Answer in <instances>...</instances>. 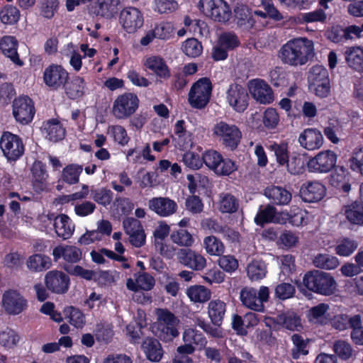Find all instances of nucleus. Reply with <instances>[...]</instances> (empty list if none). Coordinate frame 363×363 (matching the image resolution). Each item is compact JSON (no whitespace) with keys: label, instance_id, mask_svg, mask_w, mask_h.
<instances>
[{"label":"nucleus","instance_id":"bb28decb","mask_svg":"<svg viewBox=\"0 0 363 363\" xmlns=\"http://www.w3.org/2000/svg\"><path fill=\"white\" fill-rule=\"evenodd\" d=\"M143 65L146 69L150 70L157 77L167 79L170 72L164 59L157 55L147 56L144 59Z\"/></svg>","mask_w":363,"mask_h":363},{"label":"nucleus","instance_id":"c756f323","mask_svg":"<svg viewBox=\"0 0 363 363\" xmlns=\"http://www.w3.org/2000/svg\"><path fill=\"white\" fill-rule=\"evenodd\" d=\"M42 133L50 141L57 142L64 138L65 130L58 121L52 120L43 123Z\"/></svg>","mask_w":363,"mask_h":363},{"label":"nucleus","instance_id":"de8ad7c7","mask_svg":"<svg viewBox=\"0 0 363 363\" xmlns=\"http://www.w3.org/2000/svg\"><path fill=\"white\" fill-rule=\"evenodd\" d=\"M358 247L356 240L348 238L339 240L335 247V253L340 257L350 256Z\"/></svg>","mask_w":363,"mask_h":363},{"label":"nucleus","instance_id":"603ef678","mask_svg":"<svg viewBox=\"0 0 363 363\" xmlns=\"http://www.w3.org/2000/svg\"><path fill=\"white\" fill-rule=\"evenodd\" d=\"M348 173L344 167H340L331 176L330 182L336 188L342 189L344 192L350 190Z\"/></svg>","mask_w":363,"mask_h":363},{"label":"nucleus","instance_id":"72a5a7b5","mask_svg":"<svg viewBox=\"0 0 363 363\" xmlns=\"http://www.w3.org/2000/svg\"><path fill=\"white\" fill-rule=\"evenodd\" d=\"M186 178L189 182V190L193 194L196 193L205 194L210 186L208 177L199 173L188 174Z\"/></svg>","mask_w":363,"mask_h":363},{"label":"nucleus","instance_id":"13d9d810","mask_svg":"<svg viewBox=\"0 0 363 363\" xmlns=\"http://www.w3.org/2000/svg\"><path fill=\"white\" fill-rule=\"evenodd\" d=\"M174 26L172 22L162 21L155 24L153 30L157 38L160 40H168L174 34Z\"/></svg>","mask_w":363,"mask_h":363},{"label":"nucleus","instance_id":"0e129e2a","mask_svg":"<svg viewBox=\"0 0 363 363\" xmlns=\"http://www.w3.org/2000/svg\"><path fill=\"white\" fill-rule=\"evenodd\" d=\"M348 163L352 170L363 175V147L353 150Z\"/></svg>","mask_w":363,"mask_h":363},{"label":"nucleus","instance_id":"c03bdc74","mask_svg":"<svg viewBox=\"0 0 363 363\" xmlns=\"http://www.w3.org/2000/svg\"><path fill=\"white\" fill-rule=\"evenodd\" d=\"M203 246L206 253L211 256H220L225 252L223 242L215 236H207L203 239Z\"/></svg>","mask_w":363,"mask_h":363},{"label":"nucleus","instance_id":"69168bd1","mask_svg":"<svg viewBox=\"0 0 363 363\" xmlns=\"http://www.w3.org/2000/svg\"><path fill=\"white\" fill-rule=\"evenodd\" d=\"M238 204L235 197L228 194L220 195L218 208L223 213H233L238 208Z\"/></svg>","mask_w":363,"mask_h":363},{"label":"nucleus","instance_id":"338daca9","mask_svg":"<svg viewBox=\"0 0 363 363\" xmlns=\"http://www.w3.org/2000/svg\"><path fill=\"white\" fill-rule=\"evenodd\" d=\"M184 26L187 28L190 33L194 35L203 36L206 34V24L200 20H192L189 17L186 16L184 20Z\"/></svg>","mask_w":363,"mask_h":363},{"label":"nucleus","instance_id":"4c0bfd02","mask_svg":"<svg viewBox=\"0 0 363 363\" xmlns=\"http://www.w3.org/2000/svg\"><path fill=\"white\" fill-rule=\"evenodd\" d=\"M306 163L305 155L293 153L284 166L291 174L298 175L304 172Z\"/></svg>","mask_w":363,"mask_h":363},{"label":"nucleus","instance_id":"680f3d73","mask_svg":"<svg viewBox=\"0 0 363 363\" xmlns=\"http://www.w3.org/2000/svg\"><path fill=\"white\" fill-rule=\"evenodd\" d=\"M19 339L18 335L12 329L6 328L0 332V345L5 348H13L18 344Z\"/></svg>","mask_w":363,"mask_h":363},{"label":"nucleus","instance_id":"bf43d9fd","mask_svg":"<svg viewBox=\"0 0 363 363\" xmlns=\"http://www.w3.org/2000/svg\"><path fill=\"white\" fill-rule=\"evenodd\" d=\"M333 351L341 359L347 360L354 356L351 345L345 340H337L333 345Z\"/></svg>","mask_w":363,"mask_h":363},{"label":"nucleus","instance_id":"e2e57ef3","mask_svg":"<svg viewBox=\"0 0 363 363\" xmlns=\"http://www.w3.org/2000/svg\"><path fill=\"white\" fill-rule=\"evenodd\" d=\"M308 79L309 84L330 81L327 69L321 65L313 66L309 72Z\"/></svg>","mask_w":363,"mask_h":363},{"label":"nucleus","instance_id":"a19ab883","mask_svg":"<svg viewBox=\"0 0 363 363\" xmlns=\"http://www.w3.org/2000/svg\"><path fill=\"white\" fill-rule=\"evenodd\" d=\"M281 216L284 223L286 221L291 223L293 225L300 226L306 223V219L308 217V213L298 207L294 206L290 209V212H281Z\"/></svg>","mask_w":363,"mask_h":363},{"label":"nucleus","instance_id":"052dcab7","mask_svg":"<svg viewBox=\"0 0 363 363\" xmlns=\"http://www.w3.org/2000/svg\"><path fill=\"white\" fill-rule=\"evenodd\" d=\"M58 0H40V14L45 18H52L59 9Z\"/></svg>","mask_w":363,"mask_h":363},{"label":"nucleus","instance_id":"a211bd4d","mask_svg":"<svg viewBox=\"0 0 363 363\" xmlns=\"http://www.w3.org/2000/svg\"><path fill=\"white\" fill-rule=\"evenodd\" d=\"M298 143L302 148L308 151H314L323 146L324 138L321 132L317 128H308L299 134Z\"/></svg>","mask_w":363,"mask_h":363},{"label":"nucleus","instance_id":"dca6fc26","mask_svg":"<svg viewBox=\"0 0 363 363\" xmlns=\"http://www.w3.org/2000/svg\"><path fill=\"white\" fill-rule=\"evenodd\" d=\"M2 306L6 313L18 315L27 307V300L17 291H6L2 296Z\"/></svg>","mask_w":363,"mask_h":363},{"label":"nucleus","instance_id":"5701e85b","mask_svg":"<svg viewBox=\"0 0 363 363\" xmlns=\"http://www.w3.org/2000/svg\"><path fill=\"white\" fill-rule=\"evenodd\" d=\"M119 0H96L89 6L92 14L107 18H112L118 12Z\"/></svg>","mask_w":363,"mask_h":363},{"label":"nucleus","instance_id":"9d476101","mask_svg":"<svg viewBox=\"0 0 363 363\" xmlns=\"http://www.w3.org/2000/svg\"><path fill=\"white\" fill-rule=\"evenodd\" d=\"M212 85L207 78H202L196 82L189 93V103L195 108H204L211 99Z\"/></svg>","mask_w":363,"mask_h":363},{"label":"nucleus","instance_id":"f3484780","mask_svg":"<svg viewBox=\"0 0 363 363\" xmlns=\"http://www.w3.org/2000/svg\"><path fill=\"white\" fill-rule=\"evenodd\" d=\"M299 194L304 202L317 203L325 197L326 188L319 181H307L301 185Z\"/></svg>","mask_w":363,"mask_h":363},{"label":"nucleus","instance_id":"6e6552de","mask_svg":"<svg viewBox=\"0 0 363 363\" xmlns=\"http://www.w3.org/2000/svg\"><path fill=\"white\" fill-rule=\"evenodd\" d=\"M337 155L331 150H325L309 158L306 167L308 171L315 174H325L330 172L337 164Z\"/></svg>","mask_w":363,"mask_h":363},{"label":"nucleus","instance_id":"864d4df0","mask_svg":"<svg viewBox=\"0 0 363 363\" xmlns=\"http://www.w3.org/2000/svg\"><path fill=\"white\" fill-rule=\"evenodd\" d=\"M269 150L274 152L276 161L280 166H284L289 158V145L286 143H274L269 146Z\"/></svg>","mask_w":363,"mask_h":363},{"label":"nucleus","instance_id":"ddd939ff","mask_svg":"<svg viewBox=\"0 0 363 363\" xmlns=\"http://www.w3.org/2000/svg\"><path fill=\"white\" fill-rule=\"evenodd\" d=\"M13 115L16 121L21 124H28L31 122L35 115L32 100L28 96L16 99L13 102Z\"/></svg>","mask_w":363,"mask_h":363},{"label":"nucleus","instance_id":"7c9ffc66","mask_svg":"<svg viewBox=\"0 0 363 363\" xmlns=\"http://www.w3.org/2000/svg\"><path fill=\"white\" fill-rule=\"evenodd\" d=\"M265 196L277 205H287L291 200V194L286 189L276 186L264 190Z\"/></svg>","mask_w":363,"mask_h":363},{"label":"nucleus","instance_id":"423d86ee","mask_svg":"<svg viewBox=\"0 0 363 363\" xmlns=\"http://www.w3.org/2000/svg\"><path fill=\"white\" fill-rule=\"evenodd\" d=\"M269 298V289L267 286H261L259 290L246 286L240 292L242 304L252 311L261 312L264 311V303Z\"/></svg>","mask_w":363,"mask_h":363},{"label":"nucleus","instance_id":"473e14b6","mask_svg":"<svg viewBox=\"0 0 363 363\" xmlns=\"http://www.w3.org/2000/svg\"><path fill=\"white\" fill-rule=\"evenodd\" d=\"M146 357L151 362H158L163 356V350L158 340L152 338L146 339L142 345Z\"/></svg>","mask_w":363,"mask_h":363},{"label":"nucleus","instance_id":"e433bc0d","mask_svg":"<svg viewBox=\"0 0 363 363\" xmlns=\"http://www.w3.org/2000/svg\"><path fill=\"white\" fill-rule=\"evenodd\" d=\"M255 221L258 225H263L265 223L274 222L284 223L280 213H277L275 208L272 206H267L262 209H259Z\"/></svg>","mask_w":363,"mask_h":363},{"label":"nucleus","instance_id":"37998d69","mask_svg":"<svg viewBox=\"0 0 363 363\" xmlns=\"http://www.w3.org/2000/svg\"><path fill=\"white\" fill-rule=\"evenodd\" d=\"M247 277L251 281H258L265 277L267 266L259 259H254L247 266Z\"/></svg>","mask_w":363,"mask_h":363},{"label":"nucleus","instance_id":"58836bf2","mask_svg":"<svg viewBox=\"0 0 363 363\" xmlns=\"http://www.w3.org/2000/svg\"><path fill=\"white\" fill-rule=\"evenodd\" d=\"M344 213L348 222L352 225H363V206L354 202L345 206Z\"/></svg>","mask_w":363,"mask_h":363},{"label":"nucleus","instance_id":"f704fd0d","mask_svg":"<svg viewBox=\"0 0 363 363\" xmlns=\"http://www.w3.org/2000/svg\"><path fill=\"white\" fill-rule=\"evenodd\" d=\"M26 266L32 272H40L50 268L52 260L47 255L34 254L28 258Z\"/></svg>","mask_w":363,"mask_h":363},{"label":"nucleus","instance_id":"39448f33","mask_svg":"<svg viewBox=\"0 0 363 363\" xmlns=\"http://www.w3.org/2000/svg\"><path fill=\"white\" fill-rule=\"evenodd\" d=\"M206 166L216 174L228 176L238 169L236 163L230 159H224L218 152L209 150L203 154Z\"/></svg>","mask_w":363,"mask_h":363},{"label":"nucleus","instance_id":"4be33fe9","mask_svg":"<svg viewBox=\"0 0 363 363\" xmlns=\"http://www.w3.org/2000/svg\"><path fill=\"white\" fill-rule=\"evenodd\" d=\"M344 57L349 68L358 73H363V45L346 47Z\"/></svg>","mask_w":363,"mask_h":363},{"label":"nucleus","instance_id":"c85d7f7f","mask_svg":"<svg viewBox=\"0 0 363 363\" xmlns=\"http://www.w3.org/2000/svg\"><path fill=\"white\" fill-rule=\"evenodd\" d=\"M329 308V305L326 303H320L312 307L308 311L306 315L308 321L313 324H327L331 320Z\"/></svg>","mask_w":363,"mask_h":363},{"label":"nucleus","instance_id":"09e8293b","mask_svg":"<svg viewBox=\"0 0 363 363\" xmlns=\"http://www.w3.org/2000/svg\"><path fill=\"white\" fill-rule=\"evenodd\" d=\"M277 322L278 324L283 325L286 329L290 330L298 331L302 328L300 318L291 312L279 315Z\"/></svg>","mask_w":363,"mask_h":363},{"label":"nucleus","instance_id":"8fccbe9b","mask_svg":"<svg viewBox=\"0 0 363 363\" xmlns=\"http://www.w3.org/2000/svg\"><path fill=\"white\" fill-rule=\"evenodd\" d=\"M83 167L82 165L71 164L67 165L62 172V179L69 184L78 183Z\"/></svg>","mask_w":363,"mask_h":363},{"label":"nucleus","instance_id":"f8f14e48","mask_svg":"<svg viewBox=\"0 0 363 363\" xmlns=\"http://www.w3.org/2000/svg\"><path fill=\"white\" fill-rule=\"evenodd\" d=\"M0 148L9 160H18L24 152L21 139L10 132H4L0 138Z\"/></svg>","mask_w":363,"mask_h":363},{"label":"nucleus","instance_id":"1a4fd4ad","mask_svg":"<svg viewBox=\"0 0 363 363\" xmlns=\"http://www.w3.org/2000/svg\"><path fill=\"white\" fill-rule=\"evenodd\" d=\"M213 133L223 145L232 150L237 147L242 138L238 127L225 121L218 122L213 128Z\"/></svg>","mask_w":363,"mask_h":363},{"label":"nucleus","instance_id":"f03ea898","mask_svg":"<svg viewBox=\"0 0 363 363\" xmlns=\"http://www.w3.org/2000/svg\"><path fill=\"white\" fill-rule=\"evenodd\" d=\"M303 281L307 289L324 296L334 294L337 286L333 276L318 270L307 273Z\"/></svg>","mask_w":363,"mask_h":363},{"label":"nucleus","instance_id":"2f4dec72","mask_svg":"<svg viewBox=\"0 0 363 363\" xmlns=\"http://www.w3.org/2000/svg\"><path fill=\"white\" fill-rule=\"evenodd\" d=\"M207 309L212 323L220 325L226 312V303L220 299H213L208 303Z\"/></svg>","mask_w":363,"mask_h":363},{"label":"nucleus","instance_id":"3c124183","mask_svg":"<svg viewBox=\"0 0 363 363\" xmlns=\"http://www.w3.org/2000/svg\"><path fill=\"white\" fill-rule=\"evenodd\" d=\"M107 133L118 145L125 146L130 141V137L125 128L121 125H113L108 128Z\"/></svg>","mask_w":363,"mask_h":363},{"label":"nucleus","instance_id":"5fc2aeb1","mask_svg":"<svg viewBox=\"0 0 363 363\" xmlns=\"http://www.w3.org/2000/svg\"><path fill=\"white\" fill-rule=\"evenodd\" d=\"M183 52L189 57H196L201 55L203 46L196 38L186 40L182 46Z\"/></svg>","mask_w":363,"mask_h":363},{"label":"nucleus","instance_id":"774afa93","mask_svg":"<svg viewBox=\"0 0 363 363\" xmlns=\"http://www.w3.org/2000/svg\"><path fill=\"white\" fill-rule=\"evenodd\" d=\"M279 260L281 264L280 278L281 276L290 277L296 270L294 257L291 255H286L279 257Z\"/></svg>","mask_w":363,"mask_h":363},{"label":"nucleus","instance_id":"2eb2a0df","mask_svg":"<svg viewBox=\"0 0 363 363\" xmlns=\"http://www.w3.org/2000/svg\"><path fill=\"white\" fill-rule=\"evenodd\" d=\"M226 100L235 111L243 112L248 106L249 96L243 86L233 84L227 89Z\"/></svg>","mask_w":363,"mask_h":363},{"label":"nucleus","instance_id":"4468645a","mask_svg":"<svg viewBox=\"0 0 363 363\" xmlns=\"http://www.w3.org/2000/svg\"><path fill=\"white\" fill-rule=\"evenodd\" d=\"M247 89L252 97L262 104H269L274 100L273 91L263 79H254L247 82Z\"/></svg>","mask_w":363,"mask_h":363},{"label":"nucleus","instance_id":"a18cd8bd","mask_svg":"<svg viewBox=\"0 0 363 363\" xmlns=\"http://www.w3.org/2000/svg\"><path fill=\"white\" fill-rule=\"evenodd\" d=\"M183 340L189 342L196 348L202 349L206 345V340L203 334L195 328H187L184 331Z\"/></svg>","mask_w":363,"mask_h":363},{"label":"nucleus","instance_id":"20e7f679","mask_svg":"<svg viewBox=\"0 0 363 363\" xmlns=\"http://www.w3.org/2000/svg\"><path fill=\"white\" fill-rule=\"evenodd\" d=\"M158 324V336L163 341L169 342L179 335V320L169 311L157 308L155 311Z\"/></svg>","mask_w":363,"mask_h":363},{"label":"nucleus","instance_id":"cd10ccee","mask_svg":"<svg viewBox=\"0 0 363 363\" xmlns=\"http://www.w3.org/2000/svg\"><path fill=\"white\" fill-rule=\"evenodd\" d=\"M18 41L13 36L6 35L0 39V49L2 53L18 66H23L17 52Z\"/></svg>","mask_w":363,"mask_h":363},{"label":"nucleus","instance_id":"393cba45","mask_svg":"<svg viewBox=\"0 0 363 363\" xmlns=\"http://www.w3.org/2000/svg\"><path fill=\"white\" fill-rule=\"evenodd\" d=\"M49 220L54 219V228L57 235L63 240L69 239L74 233L75 225L65 214L56 217L53 214L48 215Z\"/></svg>","mask_w":363,"mask_h":363},{"label":"nucleus","instance_id":"9b49d317","mask_svg":"<svg viewBox=\"0 0 363 363\" xmlns=\"http://www.w3.org/2000/svg\"><path fill=\"white\" fill-rule=\"evenodd\" d=\"M144 16L138 8L129 6L123 9L119 15V23L128 33L132 34L141 29L144 25Z\"/></svg>","mask_w":363,"mask_h":363},{"label":"nucleus","instance_id":"7ed1b4c3","mask_svg":"<svg viewBox=\"0 0 363 363\" xmlns=\"http://www.w3.org/2000/svg\"><path fill=\"white\" fill-rule=\"evenodd\" d=\"M198 8L206 16L222 23L228 22L233 16L231 7L225 0H200Z\"/></svg>","mask_w":363,"mask_h":363},{"label":"nucleus","instance_id":"c9c22d12","mask_svg":"<svg viewBox=\"0 0 363 363\" xmlns=\"http://www.w3.org/2000/svg\"><path fill=\"white\" fill-rule=\"evenodd\" d=\"M237 24L244 29L251 28L254 25L252 13L250 9L244 4H238L234 9Z\"/></svg>","mask_w":363,"mask_h":363},{"label":"nucleus","instance_id":"6ab92c4d","mask_svg":"<svg viewBox=\"0 0 363 363\" xmlns=\"http://www.w3.org/2000/svg\"><path fill=\"white\" fill-rule=\"evenodd\" d=\"M68 79V72L60 65H51L45 69L43 81L45 84L54 89L64 85Z\"/></svg>","mask_w":363,"mask_h":363},{"label":"nucleus","instance_id":"a878e982","mask_svg":"<svg viewBox=\"0 0 363 363\" xmlns=\"http://www.w3.org/2000/svg\"><path fill=\"white\" fill-rule=\"evenodd\" d=\"M148 206L150 210L162 217L169 216L177 210V203L166 197H156L150 199Z\"/></svg>","mask_w":363,"mask_h":363},{"label":"nucleus","instance_id":"0eeeda50","mask_svg":"<svg viewBox=\"0 0 363 363\" xmlns=\"http://www.w3.org/2000/svg\"><path fill=\"white\" fill-rule=\"evenodd\" d=\"M139 99L133 93H124L118 95L113 103L112 114L118 120H125L130 117L138 108Z\"/></svg>","mask_w":363,"mask_h":363},{"label":"nucleus","instance_id":"79ce46f5","mask_svg":"<svg viewBox=\"0 0 363 363\" xmlns=\"http://www.w3.org/2000/svg\"><path fill=\"white\" fill-rule=\"evenodd\" d=\"M186 295L194 303H204L211 298V292L204 286L194 285L187 289Z\"/></svg>","mask_w":363,"mask_h":363},{"label":"nucleus","instance_id":"f257e3e1","mask_svg":"<svg viewBox=\"0 0 363 363\" xmlns=\"http://www.w3.org/2000/svg\"><path fill=\"white\" fill-rule=\"evenodd\" d=\"M315 55L313 40L306 38H296L284 44L278 51L279 59L286 65L301 66Z\"/></svg>","mask_w":363,"mask_h":363},{"label":"nucleus","instance_id":"49530a36","mask_svg":"<svg viewBox=\"0 0 363 363\" xmlns=\"http://www.w3.org/2000/svg\"><path fill=\"white\" fill-rule=\"evenodd\" d=\"M65 318L75 328H82L85 325L84 314L73 306L66 307L63 310Z\"/></svg>","mask_w":363,"mask_h":363},{"label":"nucleus","instance_id":"6e6d98bb","mask_svg":"<svg viewBox=\"0 0 363 363\" xmlns=\"http://www.w3.org/2000/svg\"><path fill=\"white\" fill-rule=\"evenodd\" d=\"M136 322L138 328H135L131 325H128L126 328L127 335H128L134 342H136L140 338L142 335L141 329L146 325L145 314L144 311H138Z\"/></svg>","mask_w":363,"mask_h":363},{"label":"nucleus","instance_id":"aec40b11","mask_svg":"<svg viewBox=\"0 0 363 363\" xmlns=\"http://www.w3.org/2000/svg\"><path fill=\"white\" fill-rule=\"evenodd\" d=\"M45 282L48 289L52 292L63 294L68 289L69 279L64 272L52 270L45 274Z\"/></svg>","mask_w":363,"mask_h":363},{"label":"nucleus","instance_id":"412c9836","mask_svg":"<svg viewBox=\"0 0 363 363\" xmlns=\"http://www.w3.org/2000/svg\"><path fill=\"white\" fill-rule=\"evenodd\" d=\"M177 259L181 264L194 270H202L206 265V258L190 249H180Z\"/></svg>","mask_w":363,"mask_h":363},{"label":"nucleus","instance_id":"b1692460","mask_svg":"<svg viewBox=\"0 0 363 363\" xmlns=\"http://www.w3.org/2000/svg\"><path fill=\"white\" fill-rule=\"evenodd\" d=\"M52 255L55 262L62 258L67 262L76 263L81 260L82 252L76 246L59 245L53 249Z\"/></svg>","mask_w":363,"mask_h":363},{"label":"nucleus","instance_id":"4d7b16f0","mask_svg":"<svg viewBox=\"0 0 363 363\" xmlns=\"http://www.w3.org/2000/svg\"><path fill=\"white\" fill-rule=\"evenodd\" d=\"M170 237L172 242L179 246L190 247L194 242L192 235L185 229L173 231Z\"/></svg>","mask_w":363,"mask_h":363},{"label":"nucleus","instance_id":"ea45409f","mask_svg":"<svg viewBox=\"0 0 363 363\" xmlns=\"http://www.w3.org/2000/svg\"><path fill=\"white\" fill-rule=\"evenodd\" d=\"M313 264L317 268L332 270L336 269L340 265V261L334 255L319 253L313 259Z\"/></svg>","mask_w":363,"mask_h":363}]
</instances>
